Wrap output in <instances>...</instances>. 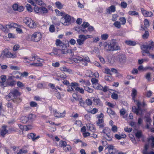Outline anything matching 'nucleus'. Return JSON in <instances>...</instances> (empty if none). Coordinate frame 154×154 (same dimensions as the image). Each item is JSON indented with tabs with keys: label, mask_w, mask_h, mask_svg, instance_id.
<instances>
[{
	"label": "nucleus",
	"mask_w": 154,
	"mask_h": 154,
	"mask_svg": "<svg viewBox=\"0 0 154 154\" xmlns=\"http://www.w3.org/2000/svg\"><path fill=\"white\" fill-rule=\"evenodd\" d=\"M137 91L136 89H133L132 91L131 96L132 97V99L136 103L137 107L135 106H134L132 107V111L135 113L137 115H140L141 113L142 109L140 108V106L141 105V103L138 100H136L135 98L137 95Z\"/></svg>",
	"instance_id": "1"
},
{
	"label": "nucleus",
	"mask_w": 154,
	"mask_h": 154,
	"mask_svg": "<svg viewBox=\"0 0 154 154\" xmlns=\"http://www.w3.org/2000/svg\"><path fill=\"white\" fill-rule=\"evenodd\" d=\"M141 49L147 54H149V56H150L152 59H154V55L150 54L149 50H153L154 49V44L153 41H151L149 45H143L141 46Z\"/></svg>",
	"instance_id": "2"
},
{
	"label": "nucleus",
	"mask_w": 154,
	"mask_h": 154,
	"mask_svg": "<svg viewBox=\"0 0 154 154\" xmlns=\"http://www.w3.org/2000/svg\"><path fill=\"white\" fill-rule=\"evenodd\" d=\"M28 40L37 42L39 41L42 38L41 34L38 32L34 33L32 35H28Z\"/></svg>",
	"instance_id": "3"
},
{
	"label": "nucleus",
	"mask_w": 154,
	"mask_h": 154,
	"mask_svg": "<svg viewBox=\"0 0 154 154\" xmlns=\"http://www.w3.org/2000/svg\"><path fill=\"white\" fill-rule=\"evenodd\" d=\"M89 25V24L88 22H84L83 23L82 25L83 27H77L75 28V30L78 31L79 33H84L85 34L88 31L85 29L88 27Z\"/></svg>",
	"instance_id": "4"
},
{
	"label": "nucleus",
	"mask_w": 154,
	"mask_h": 154,
	"mask_svg": "<svg viewBox=\"0 0 154 154\" xmlns=\"http://www.w3.org/2000/svg\"><path fill=\"white\" fill-rule=\"evenodd\" d=\"M10 93V95H11V97L13 98V100H14L16 101V99L17 98V99L18 100V101H21L20 98H17V97L20 96V93L17 89H13L11 90Z\"/></svg>",
	"instance_id": "5"
},
{
	"label": "nucleus",
	"mask_w": 154,
	"mask_h": 154,
	"mask_svg": "<svg viewBox=\"0 0 154 154\" xmlns=\"http://www.w3.org/2000/svg\"><path fill=\"white\" fill-rule=\"evenodd\" d=\"M60 21L64 25H69L71 23V16L68 14H66L63 17L61 18Z\"/></svg>",
	"instance_id": "6"
},
{
	"label": "nucleus",
	"mask_w": 154,
	"mask_h": 154,
	"mask_svg": "<svg viewBox=\"0 0 154 154\" xmlns=\"http://www.w3.org/2000/svg\"><path fill=\"white\" fill-rule=\"evenodd\" d=\"M5 56L7 57L14 58L17 57L15 54H13L11 53L10 52L8 51L7 49L4 50L2 52L1 56Z\"/></svg>",
	"instance_id": "7"
},
{
	"label": "nucleus",
	"mask_w": 154,
	"mask_h": 154,
	"mask_svg": "<svg viewBox=\"0 0 154 154\" xmlns=\"http://www.w3.org/2000/svg\"><path fill=\"white\" fill-rule=\"evenodd\" d=\"M116 58L118 61L121 64H123L126 62V58L125 55L123 54H118Z\"/></svg>",
	"instance_id": "8"
},
{
	"label": "nucleus",
	"mask_w": 154,
	"mask_h": 154,
	"mask_svg": "<svg viewBox=\"0 0 154 154\" xmlns=\"http://www.w3.org/2000/svg\"><path fill=\"white\" fill-rule=\"evenodd\" d=\"M18 25L17 23H10L6 25V29H7V31H6V33H8L9 31V29L12 28H18Z\"/></svg>",
	"instance_id": "9"
},
{
	"label": "nucleus",
	"mask_w": 154,
	"mask_h": 154,
	"mask_svg": "<svg viewBox=\"0 0 154 154\" xmlns=\"http://www.w3.org/2000/svg\"><path fill=\"white\" fill-rule=\"evenodd\" d=\"M74 58L75 59L77 60L82 61H86L88 62L89 61V59L88 57H82L78 56H74Z\"/></svg>",
	"instance_id": "10"
},
{
	"label": "nucleus",
	"mask_w": 154,
	"mask_h": 154,
	"mask_svg": "<svg viewBox=\"0 0 154 154\" xmlns=\"http://www.w3.org/2000/svg\"><path fill=\"white\" fill-rule=\"evenodd\" d=\"M149 147V145L148 143L145 144L144 148L142 151L143 154H154V152L151 151L149 152H148V150Z\"/></svg>",
	"instance_id": "11"
},
{
	"label": "nucleus",
	"mask_w": 154,
	"mask_h": 154,
	"mask_svg": "<svg viewBox=\"0 0 154 154\" xmlns=\"http://www.w3.org/2000/svg\"><path fill=\"white\" fill-rule=\"evenodd\" d=\"M61 53L63 54H69L70 56L71 57H73L74 55L73 53L72 52V51L71 49H67L62 50H61Z\"/></svg>",
	"instance_id": "12"
},
{
	"label": "nucleus",
	"mask_w": 154,
	"mask_h": 154,
	"mask_svg": "<svg viewBox=\"0 0 154 154\" xmlns=\"http://www.w3.org/2000/svg\"><path fill=\"white\" fill-rule=\"evenodd\" d=\"M141 10L142 14L145 17H150L153 15V13L150 11H146L143 8H141Z\"/></svg>",
	"instance_id": "13"
},
{
	"label": "nucleus",
	"mask_w": 154,
	"mask_h": 154,
	"mask_svg": "<svg viewBox=\"0 0 154 154\" xmlns=\"http://www.w3.org/2000/svg\"><path fill=\"white\" fill-rule=\"evenodd\" d=\"M54 115L56 117L60 118L64 117L65 113L63 112V113H60L57 112L56 110H53Z\"/></svg>",
	"instance_id": "14"
},
{
	"label": "nucleus",
	"mask_w": 154,
	"mask_h": 154,
	"mask_svg": "<svg viewBox=\"0 0 154 154\" xmlns=\"http://www.w3.org/2000/svg\"><path fill=\"white\" fill-rule=\"evenodd\" d=\"M77 84L78 83L75 82H72L70 85H68L67 91L68 92H71L72 91H73L74 87L75 86H76Z\"/></svg>",
	"instance_id": "15"
},
{
	"label": "nucleus",
	"mask_w": 154,
	"mask_h": 154,
	"mask_svg": "<svg viewBox=\"0 0 154 154\" xmlns=\"http://www.w3.org/2000/svg\"><path fill=\"white\" fill-rule=\"evenodd\" d=\"M112 47V51L120 50V47L115 41H114L111 43Z\"/></svg>",
	"instance_id": "16"
},
{
	"label": "nucleus",
	"mask_w": 154,
	"mask_h": 154,
	"mask_svg": "<svg viewBox=\"0 0 154 154\" xmlns=\"http://www.w3.org/2000/svg\"><path fill=\"white\" fill-rule=\"evenodd\" d=\"M93 101L95 105L97 106H102V103L99 99L94 97Z\"/></svg>",
	"instance_id": "17"
},
{
	"label": "nucleus",
	"mask_w": 154,
	"mask_h": 154,
	"mask_svg": "<svg viewBox=\"0 0 154 154\" xmlns=\"http://www.w3.org/2000/svg\"><path fill=\"white\" fill-rule=\"evenodd\" d=\"M96 123L97 125L99 127V128H103L104 127L103 119H99L97 121Z\"/></svg>",
	"instance_id": "18"
},
{
	"label": "nucleus",
	"mask_w": 154,
	"mask_h": 154,
	"mask_svg": "<svg viewBox=\"0 0 154 154\" xmlns=\"http://www.w3.org/2000/svg\"><path fill=\"white\" fill-rule=\"evenodd\" d=\"M116 11V7L114 5H111L106 9V13L108 14H111L112 12H114Z\"/></svg>",
	"instance_id": "19"
},
{
	"label": "nucleus",
	"mask_w": 154,
	"mask_h": 154,
	"mask_svg": "<svg viewBox=\"0 0 154 154\" xmlns=\"http://www.w3.org/2000/svg\"><path fill=\"white\" fill-rule=\"evenodd\" d=\"M2 128V129L1 131H0V135L4 137V135L8 133V131L6 129V127L5 126H3Z\"/></svg>",
	"instance_id": "20"
},
{
	"label": "nucleus",
	"mask_w": 154,
	"mask_h": 154,
	"mask_svg": "<svg viewBox=\"0 0 154 154\" xmlns=\"http://www.w3.org/2000/svg\"><path fill=\"white\" fill-rule=\"evenodd\" d=\"M125 42L127 45L132 46H135L136 44V42L135 41L131 40H126L125 41Z\"/></svg>",
	"instance_id": "21"
},
{
	"label": "nucleus",
	"mask_w": 154,
	"mask_h": 154,
	"mask_svg": "<svg viewBox=\"0 0 154 154\" xmlns=\"http://www.w3.org/2000/svg\"><path fill=\"white\" fill-rule=\"evenodd\" d=\"M112 46L111 43L109 45L106 44L104 46V49L107 51H112Z\"/></svg>",
	"instance_id": "22"
},
{
	"label": "nucleus",
	"mask_w": 154,
	"mask_h": 154,
	"mask_svg": "<svg viewBox=\"0 0 154 154\" xmlns=\"http://www.w3.org/2000/svg\"><path fill=\"white\" fill-rule=\"evenodd\" d=\"M48 12V9L44 7H41L40 14H46Z\"/></svg>",
	"instance_id": "23"
},
{
	"label": "nucleus",
	"mask_w": 154,
	"mask_h": 154,
	"mask_svg": "<svg viewBox=\"0 0 154 154\" xmlns=\"http://www.w3.org/2000/svg\"><path fill=\"white\" fill-rule=\"evenodd\" d=\"M63 149L65 152H68L71 150L72 149L71 146L69 145H67L66 146H63Z\"/></svg>",
	"instance_id": "24"
},
{
	"label": "nucleus",
	"mask_w": 154,
	"mask_h": 154,
	"mask_svg": "<svg viewBox=\"0 0 154 154\" xmlns=\"http://www.w3.org/2000/svg\"><path fill=\"white\" fill-rule=\"evenodd\" d=\"M93 87L95 89L98 90H101L103 89V86L98 83L95 85L94 86H93Z\"/></svg>",
	"instance_id": "25"
},
{
	"label": "nucleus",
	"mask_w": 154,
	"mask_h": 154,
	"mask_svg": "<svg viewBox=\"0 0 154 154\" xmlns=\"http://www.w3.org/2000/svg\"><path fill=\"white\" fill-rule=\"evenodd\" d=\"M35 134L32 133H30L28 134L27 137L29 139H32L33 141H35Z\"/></svg>",
	"instance_id": "26"
},
{
	"label": "nucleus",
	"mask_w": 154,
	"mask_h": 154,
	"mask_svg": "<svg viewBox=\"0 0 154 154\" xmlns=\"http://www.w3.org/2000/svg\"><path fill=\"white\" fill-rule=\"evenodd\" d=\"M5 99L7 100L8 101H10L11 100H12V101L15 102L17 101H15L14 100H13L12 98L11 97V95H10V93H9V94L8 95L6 96H5Z\"/></svg>",
	"instance_id": "27"
},
{
	"label": "nucleus",
	"mask_w": 154,
	"mask_h": 154,
	"mask_svg": "<svg viewBox=\"0 0 154 154\" xmlns=\"http://www.w3.org/2000/svg\"><path fill=\"white\" fill-rule=\"evenodd\" d=\"M107 112L109 115L114 116L116 114L115 112L110 108H107Z\"/></svg>",
	"instance_id": "28"
},
{
	"label": "nucleus",
	"mask_w": 154,
	"mask_h": 154,
	"mask_svg": "<svg viewBox=\"0 0 154 154\" xmlns=\"http://www.w3.org/2000/svg\"><path fill=\"white\" fill-rule=\"evenodd\" d=\"M110 132V129L108 128H105L102 131V132L105 135L109 133Z\"/></svg>",
	"instance_id": "29"
},
{
	"label": "nucleus",
	"mask_w": 154,
	"mask_h": 154,
	"mask_svg": "<svg viewBox=\"0 0 154 154\" xmlns=\"http://www.w3.org/2000/svg\"><path fill=\"white\" fill-rule=\"evenodd\" d=\"M149 35V33L148 31H146L142 35V38L144 39H147Z\"/></svg>",
	"instance_id": "30"
},
{
	"label": "nucleus",
	"mask_w": 154,
	"mask_h": 154,
	"mask_svg": "<svg viewBox=\"0 0 154 154\" xmlns=\"http://www.w3.org/2000/svg\"><path fill=\"white\" fill-rule=\"evenodd\" d=\"M27 118L29 120L32 121L35 120V116L34 115L30 114L29 115Z\"/></svg>",
	"instance_id": "31"
},
{
	"label": "nucleus",
	"mask_w": 154,
	"mask_h": 154,
	"mask_svg": "<svg viewBox=\"0 0 154 154\" xmlns=\"http://www.w3.org/2000/svg\"><path fill=\"white\" fill-rule=\"evenodd\" d=\"M91 81L93 85V86H94V85L97 84L98 82V80L95 78L91 79Z\"/></svg>",
	"instance_id": "32"
},
{
	"label": "nucleus",
	"mask_w": 154,
	"mask_h": 154,
	"mask_svg": "<svg viewBox=\"0 0 154 154\" xmlns=\"http://www.w3.org/2000/svg\"><path fill=\"white\" fill-rule=\"evenodd\" d=\"M113 25L118 29H119L121 27V24L118 21H115L113 24Z\"/></svg>",
	"instance_id": "33"
},
{
	"label": "nucleus",
	"mask_w": 154,
	"mask_h": 154,
	"mask_svg": "<svg viewBox=\"0 0 154 154\" xmlns=\"http://www.w3.org/2000/svg\"><path fill=\"white\" fill-rule=\"evenodd\" d=\"M109 35L107 34H102L101 36V39L104 40H106L109 37Z\"/></svg>",
	"instance_id": "34"
},
{
	"label": "nucleus",
	"mask_w": 154,
	"mask_h": 154,
	"mask_svg": "<svg viewBox=\"0 0 154 154\" xmlns=\"http://www.w3.org/2000/svg\"><path fill=\"white\" fill-rule=\"evenodd\" d=\"M28 26L31 28H33L36 26V24L32 20V21L30 22V24H29Z\"/></svg>",
	"instance_id": "35"
},
{
	"label": "nucleus",
	"mask_w": 154,
	"mask_h": 154,
	"mask_svg": "<svg viewBox=\"0 0 154 154\" xmlns=\"http://www.w3.org/2000/svg\"><path fill=\"white\" fill-rule=\"evenodd\" d=\"M128 14L132 16H136L138 15V13L135 11H130L128 12Z\"/></svg>",
	"instance_id": "36"
},
{
	"label": "nucleus",
	"mask_w": 154,
	"mask_h": 154,
	"mask_svg": "<svg viewBox=\"0 0 154 154\" xmlns=\"http://www.w3.org/2000/svg\"><path fill=\"white\" fill-rule=\"evenodd\" d=\"M55 11L56 12V14H57V15L59 16H64V14H65L64 13H63V12H60L57 9H55Z\"/></svg>",
	"instance_id": "37"
},
{
	"label": "nucleus",
	"mask_w": 154,
	"mask_h": 154,
	"mask_svg": "<svg viewBox=\"0 0 154 154\" xmlns=\"http://www.w3.org/2000/svg\"><path fill=\"white\" fill-rule=\"evenodd\" d=\"M55 5L57 8L59 9H61L63 7V5L59 2H57L55 3Z\"/></svg>",
	"instance_id": "38"
},
{
	"label": "nucleus",
	"mask_w": 154,
	"mask_h": 154,
	"mask_svg": "<svg viewBox=\"0 0 154 154\" xmlns=\"http://www.w3.org/2000/svg\"><path fill=\"white\" fill-rule=\"evenodd\" d=\"M32 21V20L29 18H26L24 20V23L28 26L31 22Z\"/></svg>",
	"instance_id": "39"
},
{
	"label": "nucleus",
	"mask_w": 154,
	"mask_h": 154,
	"mask_svg": "<svg viewBox=\"0 0 154 154\" xmlns=\"http://www.w3.org/2000/svg\"><path fill=\"white\" fill-rule=\"evenodd\" d=\"M35 6V7L34 8L35 11L37 13L40 14L41 11V7H38V6H36V5Z\"/></svg>",
	"instance_id": "40"
},
{
	"label": "nucleus",
	"mask_w": 154,
	"mask_h": 154,
	"mask_svg": "<svg viewBox=\"0 0 154 154\" xmlns=\"http://www.w3.org/2000/svg\"><path fill=\"white\" fill-rule=\"evenodd\" d=\"M26 7L27 10L30 12H31L32 11V9L31 7V5L28 4H26Z\"/></svg>",
	"instance_id": "41"
},
{
	"label": "nucleus",
	"mask_w": 154,
	"mask_h": 154,
	"mask_svg": "<svg viewBox=\"0 0 154 154\" xmlns=\"http://www.w3.org/2000/svg\"><path fill=\"white\" fill-rule=\"evenodd\" d=\"M84 89L85 91L90 93H92L93 91V90L88 87H84Z\"/></svg>",
	"instance_id": "42"
},
{
	"label": "nucleus",
	"mask_w": 154,
	"mask_h": 154,
	"mask_svg": "<svg viewBox=\"0 0 154 154\" xmlns=\"http://www.w3.org/2000/svg\"><path fill=\"white\" fill-rule=\"evenodd\" d=\"M151 73L150 72L147 73L145 76L146 79L148 81H150L151 78Z\"/></svg>",
	"instance_id": "43"
},
{
	"label": "nucleus",
	"mask_w": 154,
	"mask_h": 154,
	"mask_svg": "<svg viewBox=\"0 0 154 154\" xmlns=\"http://www.w3.org/2000/svg\"><path fill=\"white\" fill-rule=\"evenodd\" d=\"M59 145L60 147H63V146H66L67 145V143L65 141L61 140L59 142Z\"/></svg>",
	"instance_id": "44"
},
{
	"label": "nucleus",
	"mask_w": 154,
	"mask_h": 154,
	"mask_svg": "<svg viewBox=\"0 0 154 154\" xmlns=\"http://www.w3.org/2000/svg\"><path fill=\"white\" fill-rule=\"evenodd\" d=\"M88 129L90 131L93 132L95 130V128L92 124H89L88 127Z\"/></svg>",
	"instance_id": "45"
},
{
	"label": "nucleus",
	"mask_w": 154,
	"mask_h": 154,
	"mask_svg": "<svg viewBox=\"0 0 154 154\" xmlns=\"http://www.w3.org/2000/svg\"><path fill=\"white\" fill-rule=\"evenodd\" d=\"M37 57V55L35 54H34L32 55V57H29V59L28 60L31 61H34L35 60Z\"/></svg>",
	"instance_id": "46"
},
{
	"label": "nucleus",
	"mask_w": 154,
	"mask_h": 154,
	"mask_svg": "<svg viewBox=\"0 0 154 154\" xmlns=\"http://www.w3.org/2000/svg\"><path fill=\"white\" fill-rule=\"evenodd\" d=\"M104 137L108 140L110 141L112 140V138L110 137V133L105 135Z\"/></svg>",
	"instance_id": "47"
},
{
	"label": "nucleus",
	"mask_w": 154,
	"mask_h": 154,
	"mask_svg": "<svg viewBox=\"0 0 154 154\" xmlns=\"http://www.w3.org/2000/svg\"><path fill=\"white\" fill-rule=\"evenodd\" d=\"M5 27L6 26H4L3 25L0 24V29L4 32L6 33V31H7V30Z\"/></svg>",
	"instance_id": "48"
},
{
	"label": "nucleus",
	"mask_w": 154,
	"mask_h": 154,
	"mask_svg": "<svg viewBox=\"0 0 154 154\" xmlns=\"http://www.w3.org/2000/svg\"><path fill=\"white\" fill-rule=\"evenodd\" d=\"M119 20L123 25H125L126 22V19L125 17H121Z\"/></svg>",
	"instance_id": "49"
},
{
	"label": "nucleus",
	"mask_w": 154,
	"mask_h": 154,
	"mask_svg": "<svg viewBox=\"0 0 154 154\" xmlns=\"http://www.w3.org/2000/svg\"><path fill=\"white\" fill-rule=\"evenodd\" d=\"M114 146L112 145H107V146L106 148H108V151H111V150H115V149L114 148Z\"/></svg>",
	"instance_id": "50"
},
{
	"label": "nucleus",
	"mask_w": 154,
	"mask_h": 154,
	"mask_svg": "<svg viewBox=\"0 0 154 154\" xmlns=\"http://www.w3.org/2000/svg\"><path fill=\"white\" fill-rule=\"evenodd\" d=\"M30 105L32 107H35L38 106L37 103L34 101H31L30 103Z\"/></svg>",
	"instance_id": "51"
},
{
	"label": "nucleus",
	"mask_w": 154,
	"mask_h": 154,
	"mask_svg": "<svg viewBox=\"0 0 154 154\" xmlns=\"http://www.w3.org/2000/svg\"><path fill=\"white\" fill-rule=\"evenodd\" d=\"M85 102H86V104L88 106L91 105L92 104V100H90V99H88V98L85 101Z\"/></svg>",
	"instance_id": "52"
},
{
	"label": "nucleus",
	"mask_w": 154,
	"mask_h": 154,
	"mask_svg": "<svg viewBox=\"0 0 154 154\" xmlns=\"http://www.w3.org/2000/svg\"><path fill=\"white\" fill-rule=\"evenodd\" d=\"M121 6L122 8H125L127 7V3L125 2H122L121 3Z\"/></svg>",
	"instance_id": "53"
},
{
	"label": "nucleus",
	"mask_w": 154,
	"mask_h": 154,
	"mask_svg": "<svg viewBox=\"0 0 154 154\" xmlns=\"http://www.w3.org/2000/svg\"><path fill=\"white\" fill-rule=\"evenodd\" d=\"M17 86L20 88H22V87H23L24 86V84H23L22 82L20 81H18L17 83Z\"/></svg>",
	"instance_id": "54"
},
{
	"label": "nucleus",
	"mask_w": 154,
	"mask_h": 154,
	"mask_svg": "<svg viewBox=\"0 0 154 154\" xmlns=\"http://www.w3.org/2000/svg\"><path fill=\"white\" fill-rule=\"evenodd\" d=\"M31 65H34L36 66H40L41 67L42 66L43 64L41 63H31L30 64Z\"/></svg>",
	"instance_id": "55"
},
{
	"label": "nucleus",
	"mask_w": 154,
	"mask_h": 154,
	"mask_svg": "<svg viewBox=\"0 0 154 154\" xmlns=\"http://www.w3.org/2000/svg\"><path fill=\"white\" fill-rule=\"evenodd\" d=\"M77 42L78 44L79 45H81L84 44V41L82 39L79 38L77 39Z\"/></svg>",
	"instance_id": "56"
},
{
	"label": "nucleus",
	"mask_w": 154,
	"mask_h": 154,
	"mask_svg": "<svg viewBox=\"0 0 154 154\" xmlns=\"http://www.w3.org/2000/svg\"><path fill=\"white\" fill-rule=\"evenodd\" d=\"M49 31L51 32H54L55 29L54 25H51L49 27Z\"/></svg>",
	"instance_id": "57"
},
{
	"label": "nucleus",
	"mask_w": 154,
	"mask_h": 154,
	"mask_svg": "<svg viewBox=\"0 0 154 154\" xmlns=\"http://www.w3.org/2000/svg\"><path fill=\"white\" fill-rule=\"evenodd\" d=\"M104 79L105 80L107 81H110L112 80V76L110 75V76H109L108 75H105L104 76Z\"/></svg>",
	"instance_id": "58"
},
{
	"label": "nucleus",
	"mask_w": 154,
	"mask_h": 154,
	"mask_svg": "<svg viewBox=\"0 0 154 154\" xmlns=\"http://www.w3.org/2000/svg\"><path fill=\"white\" fill-rule=\"evenodd\" d=\"M10 68L11 69L14 70H19L20 69L19 67L14 66H11L10 67Z\"/></svg>",
	"instance_id": "59"
},
{
	"label": "nucleus",
	"mask_w": 154,
	"mask_h": 154,
	"mask_svg": "<svg viewBox=\"0 0 154 154\" xmlns=\"http://www.w3.org/2000/svg\"><path fill=\"white\" fill-rule=\"evenodd\" d=\"M18 5L17 4H14L12 6V8L15 11H16L18 10Z\"/></svg>",
	"instance_id": "60"
},
{
	"label": "nucleus",
	"mask_w": 154,
	"mask_h": 154,
	"mask_svg": "<svg viewBox=\"0 0 154 154\" xmlns=\"http://www.w3.org/2000/svg\"><path fill=\"white\" fill-rule=\"evenodd\" d=\"M118 17V16L116 14H113L112 16V20L113 21H116L117 20V18Z\"/></svg>",
	"instance_id": "61"
},
{
	"label": "nucleus",
	"mask_w": 154,
	"mask_h": 154,
	"mask_svg": "<svg viewBox=\"0 0 154 154\" xmlns=\"http://www.w3.org/2000/svg\"><path fill=\"white\" fill-rule=\"evenodd\" d=\"M111 130L113 132L116 133L117 131V127L116 125H113Z\"/></svg>",
	"instance_id": "62"
},
{
	"label": "nucleus",
	"mask_w": 154,
	"mask_h": 154,
	"mask_svg": "<svg viewBox=\"0 0 154 154\" xmlns=\"http://www.w3.org/2000/svg\"><path fill=\"white\" fill-rule=\"evenodd\" d=\"M25 130L26 131H27L33 128V126L31 125L25 126Z\"/></svg>",
	"instance_id": "63"
},
{
	"label": "nucleus",
	"mask_w": 154,
	"mask_h": 154,
	"mask_svg": "<svg viewBox=\"0 0 154 154\" xmlns=\"http://www.w3.org/2000/svg\"><path fill=\"white\" fill-rule=\"evenodd\" d=\"M111 97L113 99L117 100L118 99V95L115 93H113L112 94Z\"/></svg>",
	"instance_id": "64"
}]
</instances>
